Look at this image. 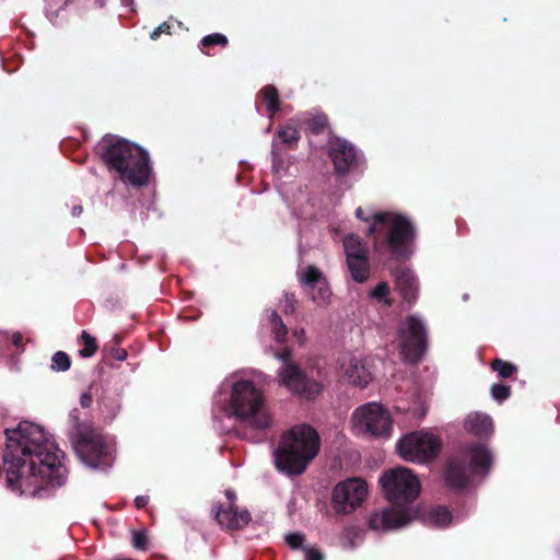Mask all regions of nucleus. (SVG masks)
Here are the masks:
<instances>
[{
    "instance_id": "14",
    "label": "nucleus",
    "mask_w": 560,
    "mask_h": 560,
    "mask_svg": "<svg viewBox=\"0 0 560 560\" xmlns=\"http://www.w3.org/2000/svg\"><path fill=\"white\" fill-rule=\"evenodd\" d=\"M296 277L300 283L308 288L310 299L318 307H327L331 301V290L323 272L313 265L302 266L296 270Z\"/></svg>"
},
{
    "instance_id": "48",
    "label": "nucleus",
    "mask_w": 560,
    "mask_h": 560,
    "mask_svg": "<svg viewBox=\"0 0 560 560\" xmlns=\"http://www.w3.org/2000/svg\"><path fill=\"white\" fill-rule=\"evenodd\" d=\"M118 410H119V406L117 404H114V406L109 412V417L110 418L115 417V415L118 412Z\"/></svg>"
},
{
    "instance_id": "28",
    "label": "nucleus",
    "mask_w": 560,
    "mask_h": 560,
    "mask_svg": "<svg viewBox=\"0 0 560 560\" xmlns=\"http://www.w3.org/2000/svg\"><path fill=\"white\" fill-rule=\"evenodd\" d=\"M70 358L63 351H58L52 355L51 359V369L55 371L65 372L70 369Z\"/></svg>"
},
{
    "instance_id": "18",
    "label": "nucleus",
    "mask_w": 560,
    "mask_h": 560,
    "mask_svg": "<svg viewBox=\"0 0 560 560\" xmlns=\"http://www.w3.org/2000/svg\"><path fill=\"white\" fill-rule=\"evenodd\" d=\"M347 265L352 279L363 283L370 277V260L366 247H345Z\"/></svg>"
},
{
    "instance_id": "23",
    "label": "nucleus",
    "mask_w": 560,
    "mask_h": 560,
    "mask_svg": "<svg viewBox=\"0 0 560 560\" xmlns=\"http://www.w3.org/2000/svg\"><path fill=\"white\" fill-rule=\"evenodd\" d=\"M264 326L271 330L277 342L285 341L288 329L276 311H271L266 314Z\"/></svg>"
},
{
    "instance_id": "4",
    "label": "nucleus",
    "mask_w": 560,
    "mask_h": 560,
    "mask_svg": "<svg viewBox=\"0 0 560 560\" xmlns=\"http://www.w3.org/2000/svg\"><path fill=\"white\" fill-rule=\"evenodd\" d=\"M320 439L314 428L299 424L287 431L273 452L278 470L287 475H301L317 456Z\"/></svg>"
},
{
    "instance_id": "30",
    "label": "nucleus",
    "mask_w": 560,
    "mask_h": 560,
    "mask_svg": "<svg viewBox=\"0 0 560 560\" xmlns=\"http://www.w3.org/2000/svg\"><path fill=\"white\" fill-rule=\"evenodd\" d=\"M226 44H228L226 36L223 34H220V33H213V34L207 35V36L202 37V39L200 40L201 47H210V46H215V45L225 46Z\"/></svg>"
},
{
    "instance_id": "45",
    "label": "nucleus",
    "mask_w": 560,
    "mask_h": 560,
    "mask_svg": "<svg viewBox=\"0 0 560 560\" xmlns=\"http://www.w3.org/2000/svg\"><path fill=\"white\" fill-rule=\"evenodd\" d=\"M158 31L162 33H165V34H170L171 33V24L168 22H164L162 23L159 27H156Z\"/></svg>"
},
{
    "instance_id": "33",
    "label": "nucleus",
    "mask_w": 560,
    "mask_h": 560,
    "mask_svg": "<svg viewBox=\"0 0 560 560\" xmlns=\"http://www.w3.org/2000/svg\"><path fill=\"white\" fill-rule=\"evenodd\" d=\"M327 126V117L318 115L313 117L308 122V128L313 133H319Z\"/></svg>"
},
{
    "instance_id": "8",
    "label": "nucleus",
    "mask_w": 560,
    "mask_h": 560,
    "mask_svg": "<svg viewBox=\"0 0 560 560\" xmlns=\"http://www.w3.org/2000/svg\"><path fill=\"white\" fill-rule=\"evenodd\" d=\"M276 358L282 363L278 371V381L291 393L306 399H313L323 390V384L310 378L298 364L291 360V351L285 349L276 353Z\"/></svg>"
},
{
    "instance_id": "31",
    "label": "nucleus",
    "mask_w": 560,
    "mask_h": 560,
    "mask_svg": "<svg viewBox=\"0 0 560 560\" xmlns=\"http://www.w3.org/2000/svg\"><path fill=\"white\" fill-rule=\"evenodd\" d=\"M511 395V387L503 384H493L491 386V396L498 401L505 400Z\"/></svg>"
},
{
    "instance_id": "25",
    "label": "nucleus",
    "mask_w": 560,
    "mask_h": 560,
    "mask_svg": "<svg viewBox=\"0 0 560 560\" xmlns=\"http://www.w3.org/2000/svg\"><path fill=\"white\" fill-rule=\"evenodd\" d=\"M370 298L383 302L387 306H390L393 303L389 298V287L386 282H380L374 289H372L370 291Z\"/></svg>"
},
{
    "instance_id": "1",
    "label": "nucleus",
    "mask_w": 560,
    "mask_h": 560,
    "mask_svg": "<svg viewBox=\"0 0 560 560\" xmlns=\"http://www.w3.org/2000/svg\"><path fill=\"white\" fill-rule=\"evenodd\" d=\"M7 444L3 470L7 487L14 493L38 495L45 486L60 487L67 480L63 453L51 442L44 429L22 421L5 429Z\"/></svg>"
},
{
    "instance_id": "20",
    "label": "nucleus",
    "mask_w": 560,
    "mask_h": 560,
    "mask_svg": "<svg viewBox=\"0 0 560 560\" xmlns=\"http://www.w3.org/2000/svg\"><path fill=\"white\" fill-rule=\"evenodd\" d=\"M218 523L228 529H238L244 527L250 521V514L247 510H238L236 505H229L225 509L219 508L214 512Z\"/></svg>"
},
{
    "instance_id": "27",
    "label": "nucleus",
    "mask_w": 560,
    "mask_h": 560,
    "mask_svg": "<svg viewBox=\"0 0 560 560\" xmlns=\"http://www.w3.org/2000/svg\"><path fill=\"white\" fill-rule=\"evenodd\" d=\"M278 138L289 147H292L295 144L299 139L300 135L296 128L292 126H285L278 130Z\"/></svg>"
},
{
    "instance_id": "22",
    "label": "nucleus",
    "mask_w": 560,
    "mask_h": 560,
    "mask_svg": "<svg viewBox=\"0 0 560 560\" xmlns=\"http://www.w3.org/2000/svg\"><path fill=\"white\" fill-rule=\"evenodd\" d=\"M259 102L266 105L270 118L280 110L279 92L273 85H266L260 90L256 98L257 110H259Z\"/></svg>"
},
{
    "instance_id": "41",
    "label": "nucleus",
    "mask_w": 560,
    "mask_h": 560,
    "mask_svg": "<svg viewBox=\"0 0 560 560\" xmlns=\"http://www.w3.org/2000/svg\"><path fill=\"white\" fill-rule=\"evenodd\" d=\"M80 404L83 408H88L92 404V396L89 393H83L80 397Z\"/></svg>"
},
{
    "instance_id": "19",
    "label": "nucleus",
    "mask_w": 560,
    "mask_h": 560,
    "mask_svg": "<svg viewBox=\"0 0 560 560\" xmlns=\"http://www.w3.org/2000/svg\"><path fill=\"white\" fill-rule=\"evenodd\" d=\"M343 377L352 385L365 387L372 380L371 372L365 364L355 357H349L341 365Z\"/></svg>"
},
{
    "instance_id": "37",
    "label": "nucleus",
    "mask_w": 560,
    "mask_h": 560,
    "mask_svg": "<svg viewBox=\"0 0 560 560\" xmlns=\"http://www.w3.org/2000/svg\"><path fill=\"white\" fill-rule=\"evenodd\" d=\"M305 560H323V556L319 551L312 549V548H305Z\"/></svg>"
},
{
    "instance_id": "3",
    "label": "nucleus",
    "mask_w": 560,
    "mask_h": 560,
    "mask_svg": "<svg viewBox=\"0 0 560 560\" xmlns=\"http://www.w3.org/2000/svg\"><path fill=\"white\" fill-rule=\"evenodd\" d=\"M96 150L107 167L115 171L124 184L133 187L148 185L152 167L149 153L143 148L107 135L98 142Z\"/></svg>"
},
{
    "instance_id": "24",
    "label": "nucleus",
    "mask_w": 560,
    "mask_h": 560,
    "mask_svg": "<svg viewBox=\"0 0 560 560\" xmlns=\"http://www.w3.org/2000/svg\"><path fill=\"white\" fill-rule=\"evenodd\" d=\"M428 522L436 527H446L454 522V517L446 508L438 506L429 512Z\"/></svg>"
},
{
    "instance_id": "13",
    "label": "nucleus",
    "mask_w": 560,
    "mask_h": 560,
    "mask_svg": "<svg viewBox=\"0 0 560 560\" xmlns=\"http://www.w3.org/2000/svg\"><path fill=\"white\" fill-rule=\"evenodd\" d=\"M368 483L361 478H348L336 485L332 491V505L337 513L350 514L368 497Z\"/></svg>"
},
{
    "instance_id": "15",
    "label": "nucleus",
    "mask_w": 560,
    "mask_h": 560,
    "mask_svg": "<svg viewBox=\"0 0 560 560\" xmlns=\"http://www.w3.org/2000/svg\"><path fill=\"white\" fill-rule=\"evenodd\" d=\"M328 144V153L334 163L336 173L345 175L363 165L364 159L362 154L348 140L335 137L329 140Z\"/></svg>"
},
{
    "instance_id": "2",
    "label": "nucleus",
    "mask_w": 560,
    "mask_h": 560,
    "mask_svg": "<svg viewBox=\"0 0 560 560\" xmlns=\"http://www.w3.org/2000/svg\"><path fill=\"white\" fill-rule=\"evenodd\" d=\"M214 405L225 417L255 430H266L273 422L262 389L247 378H225L215 396Z\"/></svg>"
},
{
    "instance_id": "21",
    "label": "nucleus",
    "mask_w": 560,
    "mask_h": 560,
    "mask_svg": "<svg viewBox=\"0 0 560 560\" xmlns=\"http://www.w3.org/2000/svg\"><path fill=\"white\" fill-rule=\"evenodd\" d=\"M465 428L477 436L490 435L493 431V423L490 416L486 413H470L465 420Z\"/></svg>"
},
{
    "instance_id": "26",
    "label": "nucleus",
    "mask_w": 560,
    "mask_h": 560,
    "mask_svg": "<svg viewBox=\"0 0 560 560\" xmlns=\"http://www.w3.org/2000/svg\"><path fill=\"white\" fill-rule=\"evenodd\" d=\"M81 340L84 347L79 351L80 355L83 358L92 357L97 350L96 339L86 331H82Z\"/></svg>"
},
{
    "instance_id": "29",
    "label": "nucleus",
    "mask_w": 560,
    "mask_h": 560,
    "mask_svg": "<svg viewBox=\"0 0 560 560\" xmlns=\"http://www.w3.org/2000/svg\"><path fill=\"white\" fill-rule=\"evenodd\" d=\"M491 366L503 378L510 377L516 371L515 365L500 359L494 360Z\"/></svg>"
},
{
    "instance_id": "46",
    "label": "nucleus",
    "mask_w": 560,
    "mask_h": 560,
    "mask_svg": "<svg viewBox=\"0 0 560 560\" xmlns=\"http://www.w3.org/2000/svg\"><path fill=\"white\" fill-rule=\"evenodd\" d=\"M82 211H83L82 206H80V205H75V206H73V207H72V209H71V214H72L73 217H79V215L82 213Z\"/></svg>"
},
{
    "instance_id": "38",
    "label": "nucleus",
    "mask_w": 560,
    "mask_h": 560,
    "mask_svg": "<svg viewBox=\"0 0 560 560\" xmlns=\"http://www.w3.org/2000/svg\"><path fill=\"white\" fill-rule=\"evenodd\" d=\"M343 245H362V243L358 235L350 233L345 236Z\"/></svg>"
},
{
    "instance_id": "35",
    "label": "nucleus",
    "mask_w": 560,
    "mask_h": 560,
    "mask_svg": "<svg viewBox=\"0 0 560 560\" xmlns=\"http://www.w3.org/2000/svg\"><path fill=\"white\" fill-rule=\"evenodd\" d=\"M304 540L305 536L301 533H290L285 536L287 544L293 549L302 547Z\"/></svg>"
},
{
    "instance_id": "40",
    "label": "nucleus",
    "mask_w": 560,
    "mask_h": 560,
    "mask_svg": "<svg viewBox=\"0 0 560 560\" xmlns=\"http://www.w3.org/2000/svg\"><path fill=\"white\" fill-rule=\"evenodd\" d=\"M113 357L118 361H124L127 358V351L120 348L114 349Z\"/></svg>"
},
{
    "instance_id": "34",
    "label": "nucleus",
    "mask_w": 560,
    "mask_h": 560,
    "mask_svg": "<svg viewBox=\"0 0 560 560\" xmlns=\"http://www.w3.org/2000/svg\"><path fill=\"white\" fill-rule=\"evenodd\" d=\"M132 546L138 550H145L148 547V537L143 532L132 533Z\"/></svg>"
},
{
    "instance_id": "47",
    "label": "nucleus",
    "mask_w": 560,
    "mask_h": 560,
    "mask_svg": "<svg viewBox=\"0 0 560 560\" xmlns=\"http://www.w3.org/2000/svg\"><path fill=\"white\" fill-rule=\"evenodd\" d=\"M22 336L20 334L13 335V343L15 347H20L22 345Z\"/></svg>"
},
{
    "instance_id": "39",
    "label": "nucleus",
    "mask_w": 560,
    "mask_h": 560,
    "mask_svg": "<svg viewBox=\"0 0 560 560\" xmlns=\"http://www.w3.org/2000/svg\"><path fill=\"white\" fill-rule=\"evenodd\" d=\"M271 155H272V168L275 170V172H280V168H281V163H282V160L280 158V155L276 152L275 149H272L271 151Z\"/></svg>"
},
{
    "instance_id": "5",
    "label": "nucleus",
    "mask_w": 560,
    "mask_h": 560,
    "mask_svg": "<svg viewBox=\"0 0 560 560\" xmlns=\"http://www.w3.org/2000/svg\"><path fill=\"white\" fill-rule=\"evenodd\" d=\"M73 448L81 462L91 468L105 469L114 459V442L88 423H75L70 432Z\"/></svg>"
},
{
    "instance_id": "11",
    "label": "nucleus",
    "mask_w": 560,
    "mask_h": 560,
    "mask_svg": "<svg viewBox=\"0 0 560 560\" xmlns=\"http://www.w3.org/2000/svg\"><path fill=\"white\" fill-rule=\"evenodd\" d=\"M396 447L402 459L421 464L438 455L440 442L431 433L416 431L401 438Z\"/></svg>"
},
{
    "instance_id": "16",
    "label": "nucleus",
    "mask_w": 560,
    "mask_h": 560,
    "mask_svg": "<svg viewBox=\"0 0 560 560\" xmlns=\"http://www.w3.org/2000/svg\"><path fill=\"white\" fill-rule=\"evenodd\" d=\"M413 516L412 508L401 509L393 505L372 512L369 526L375 532H389L408 525Z\"/></svg>"
},
{
    "instance_id": "9",
    "label": "nucleus",
    "mask_w": 560,
    "mask_h": 560,
    "mask_svg": "<svg viewBox=\"0 0 560 560\" xmlns=\"http://www.w3.org/2000/svg\"><path fill=\"white\" fill-rule=\"evenodd\" d=\"M376 232L387 234V245H409L416 240V228L409 218L395 212L374 215V224L368 228V233Z\"/></svg>"
},
{
    "instance_id": "7",
    "label": "nucleus",
    "mask_w": 560,
    "mask_h": 560,
    "mask_svg": "<svg viewBox=\"0 0 560 560\" xmlns=\"http://www.w3.org/2000/svg\"><path fill=\"white\" fill-rule=\"evenodd\" d=\"M385 498L397 508H412L420 494L421 485L418 477L407 467L386 470L380 478Z\"/></svg>"
},
{
    "instance_id": "49",
    "label": "nucleus",
    "mask_w": 560,
    "mask_h": 560,
    "mask_svg": "<svg viewBox=\"0 0 560 560\" xmlns=\"http://www.w3.org/2000/svg\"><path fill=\"white\" fill-rule=\"evenodd\" d=\"M160 35H161V32H160V31H158V28H155V30L151 33L150 37H151V39L155 40V39H158V38H159V36H160Z\"/></svg>"
},
{
    "instance_id": "17",
    "label": "nucleus",
    "mask_w": 560,
    "mask_h": 560,
    "mask_svg": "<svg viewBox=\"0 0 560 560\" xmlns=\"http://www.w3.org/2000/svg\"><path fill=\"white\" fill-rule=\"evenodd\" d=\"M396 290L404 302L415 304L419 295V281L415 272L408 267H398L393 271Z\"/></svg>"
},
{
    "instance_id": "36",
    "label": "nucleus",
    "mask_w": 560,
    "mask_h": 560,
    "mask_svg": "<svg viewBox=\"0 0 560 560\" xmlns=\"http://www.w3.org/2000/svg\"><path fill=\"white\" fill-rule=\"evenodd\" d=\"M296 300L294 294L285 293L282 300V307L285 313H294L296 308Z\"/></svg>"
},
{
    "instance_id": "6",
    "label": "nucleus",
    "mask_w": 560,
    "mask_h": 560,
    "mask_svg": "<svg viewBox=\"0 0 560 560\" xmlns=\"http://www.w3.org/2000/svg\"><path fill=\"white\" fill-rule=\"evenodd\" d=\"M492 459V454L486 445L474 443L466 447L460 457L448 460L445 480L454 489L465 488L489 474Z\"/></svg>"
},
{
    "instance_id": "12",
    "label": "nucleus",
    "mask_w": 560,
    "mask_h": 560,
    "mask_svg": "<svg viewBox=\"0 0 560 560\" xmlns=\"http://www.w3.org/2000/svg\"><path fill=\"white\" fill-rule=\"evenodd\" d=\"M400 352L406 361L416 362L427 350V329L417 315L408 316L399 326Z\"/></svg>"
},
{
    "instance_id": "51",
    "label": "nucleus",
    "mask_w": 560,
    "mask_h": 560,
    "mask_svg": "<svg viewBox=\"0 0 560 560\" xmlns=\"http://www.w3.org/2000/svg\"><path fill=\"white\" fill-rule=\"evenodd\" d=\"M271 130V125H269L267 128H266V132H269Z\"/></svg>"
},
{
    "instance_id": "32",
    "label": "nucleus",
    "mask_w": 560,
    "mask_h": 560,
    "mask_svg": "<svg viewBox=\"0 0 560 560\" xmlns=\"http://www.w3.org/2000/svg\"><path fill=\"white\" fill-rule=\"evenodd\" d=\"M381 212H375L371 209H363L362 207H358L355 209V217L362 221V222H365V223H369V226L371 224H374V215L376 214H380Z\"/></svg>"
},
{
    "instance_id": "43",
    "label": "nucleus",
    "mask_w": 560,
    "mask_h": 560,
    "mask_svg": "<svg viewBox=\"0 0 560 560\" xmlns=\"http://www.w3.org/2000/svg\"><path fill=\"white\" fill-rule=\"evenodd\" d=\"M293 336L296 338V340L303 345L305 342V330L303 328H300V329H294L292 331Z\"/></svg>"
},
{
    "instance_id": "44",
    "label": "nucleus",
    "mask_w": 560,
    "mask_h": 560,
    "mask_svg": "<svg viewBox=\"0 0 560 560\" xmlns=\"http://www.w3.org/2000/svg\"><path fill=\"white\" fill-rule=\"evenodd\" d=\"M225 495L229 500V505H235L236 493L233 490H226Z\"/></svg>"
},
{
    "instance_id": "10",
    "label": "nucleus",
    "mask_w": 560,
    "mask_h": 560,
    "mask_svg": "<svg viewBox=\"0 0 560 560\" xmlns=\"http://www.w3.org/2000/svg\"><path fill=\"white\" fill-rule=\"evenodd\" d=\"M351 420L359 432L381 438H388L392 434V418L381 404L368 402L360 406L354 410Z\"/></svg>"
},
{
    "instance_id": "42",
    "label": "nucleus",
    "mask_w": 560,
    "mask_h": 560,
    "mask_svg": "<svg viewBox=\"0 0 560 560\" xmlns=\"http://www.w3.org/2000/svg\"><path fill=\"white\" fill-rule=\"evenodd\" d=\"M148 502H149L148 495H138L135 499V504L138 509L144 508L148 504Z\"/></svg>"
},
{
    "instance_id": "50",
    "label": "nucleus",
    "mask_w": 560,
    "mask_h": 560,
    "mask_svg": "<svg viewBox=\"0 0 560 560\" xmlns=\"http://www.w3.org/2000/svg\"><path fill=\"white\" fill-rule=\"evenodd\" d=\"M390 248L393 249V255H399L400 249H402L404 247L395 246V247H390Z\"/></svg>"
}]
</instances>
